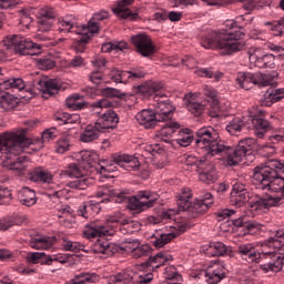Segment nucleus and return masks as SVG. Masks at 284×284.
<instances>
[{"label": "nucleus", "mask_w": 284, "mask_h": 284, "mask_svg": "<svg viewBox=\"0 0 284 284\" xmlns=\"http://www.w3.org/2000/svg\"><path fill=\"white\" fill-rule=\"evenodd\" d=\"M176 134L178 138L174 141L178 145L187 148L192 141H195L199 154L205 159L217 156V159L226 161L227 165H239L241 161L252 156L254 148H256V140L252 138L241 140L236 146H227L220 140L219 132L212 126L199 129L195 138L190 129H180Z\"/></svg>", "instance_id": "nucleus-1"}, {"label": "nucleus", "mask_w": 284, "mask_h": 284, "mask_svg": "<svg viewBox=\"0 0 284 284\" xmlns=\"http://www.w3.org/2000/svg\"><path fill=\"white\" fill-rule=\"evenodd\" d=\"M80 159L82 164L71 163L65 170L60 172V175L64 178L75 179L67 184L71 190H88L90 180L83 176L88 172H93V170H97L100 174H105V172H114L116 166L122 168V170H126L128 172L136 171L141 168L139 159L129 154L114 153L111 156V164H108L106 166L99 164V155L94 153L92 154L90 151H82L80 153Z\"/></svg>", "instance_id": "nucleus-2"}, {"label": "nucleus", "mask_w": 284, "mask_h": 284, "mask_svg": "<svg viewBox=\"0 0 284 284\" xmlns=\"http://www.w3.org/2000/svg\"><path fill=\"white\" fill-rule=\"evenodd\" d=\"M281 172H284L283 160H268L264 166H256L254 169L253 185H255L256 190H267V192H275L280 195L265 194L257 196L251 204V210L263 212V210L283 205L284 178L280 175Z\"/></svg>", "instance_id": "nucleus-3"}, {"label": "nucleus", "mask_w": 284, "mask_h": 284, "mask_svg": "<svg viewBox=\"0 0 284 284\" xmlns=\"http://www.w3.org/2000/svg\"><path fill=\"white\" fill-rule=\"evenodd\" d=\"M98 199L102 200L82 204L78 211L79 216L90 219L88 210H99L101 203H128L129 210L139 214L150 210V207H154V204L159 201V194L152 191H139L135 195L130 196V193L125 190L119 191L112 187H102V190L98 191Z\"/></svg>", "instance_id": "nucleus-4"}, {"label": "nucleus", "mask_w": 284, "mask_h": 284, "mask_svg": "<svg viewBox=\"0 0 284 284\" xmlns=\"http://www.w3.org/2000/svg\"><path fill=\"white\" fill-rule=\"evenodd\" d=\"M245 18L240 16L234 20H226L224 28L219 31H207L200 34V44L205 50H220V53L224 57H230L241 50H245V42L241 40L244 37L243 27L239 23L244 21Z\"/></svg>", "instance_id": "nucleus-5"}, {"label": "nucleus", "mask_w": 284, "mask_h": 284, "mask_svg": "<svg viewBox=\"0 0 284 284\" xmlns=\"http://www.w3.org/2000/svg\"><path fill=\"white\" fill-rule=\"evenodd\" d=\"M192 193L190 190L183 191L178 199V209H169L166 211H162L160 214V219L154 216L149 217L150 223L156 225V223H168L169 221H176V214L180 212H186L191 210V212H196L197 214H203L210 210V205L214 203V197L212 193H205L201 200H197L193 206L192 202Z\"/></svg>", "instance_id": "nucleus-6"}, {"label": "nucleus", "mask_w": 284, "mask_h": 284, "mask_svg": "<svg viewBox=\"0 0 284 284\" xmlns=\"http://www.w3.org/2000/svg\"><path fill=\"white\" fill-rule=\"evenodd\" d=\"M23 138H17L16 133H2L0 135V154H7L6 159H16L9 162V170H14L19 174L26 172L28 168V156L19 155L23 152Z\"/></svg>", "instance_id": "nucleus-7"}, {"label": "nucleus", "mask_w": 284, "mask_h": 284, "mask_svg": "<svg viewBox=\"0 0 284 284\" xmlns=\"http://www.w3.org/2000/svg\"><path fill=\"white\" fill-rule=\"evenodd\" d=\"M204 97H206V99L203 100L191 95L186 103L189 112H191L193 116H203V114L207 112V108L210 105L211 109L209 110V116H211V119H220V116H223L225 109L221 106V101H219V93L216 90L205 87Z\"/></svg>", "instance_id": "nucleus-8"}, {"label": "nucleus", "mask_w": 284, "mask_h": 284, "mask_svg": "<svg viewBox=\"0 0 284 284\" xmlns=\"http://www.w3.org/2000/svg\"><path fill=\"white\" fill-rule=\"evenodd\" d=\"M12 52L21 57H36V54H41V44L19 34H9L0 47V61H6Z\"/></svg>", "instance_id": "nucleus-9"}, {"label": "nucleus", "mask_w": 284, "mask_h": 284, "mask_svg": "<svg viewBox=\"0 0 284 284\" xmlns=\"http://www.w3.org/2000/svg\"><path fill=\"white\" fill-rule=\"evenodd\" d=\"M110 19V13L105 10L93 13L88 24L80 26L74 16H65L64 19L58 22V28L61 32H75V34H99L103 28V21Z\"/></svg>", "instance_id": "nucleus-10"}, {"label": "nucleus", "mask_w": 284, "mask_h": 284, "mask_svg": "<svg viewBox=\"0 0 284 284\" xmlns=\"http://www.w3.org/2000/svg\"><path fill=\"white\" fill-rule=\"evenodd\" d=\"M65 105L69 108V110L74 111L85 110V108H88L89 112L93 116H99V114H101L105 108H112V102H110L108 99H100L91 104H88V102L83 101V95L75 93L65 100Z\"/></svg>", "instance_id": "nucleus-11"}, {"label": "nucleus", "mask_w": 284, "mask_h": 284, "mask_svg": "<svg viewBox=\"0 0 284 284\" xmlns=\"http://www.w3.org/2000/svg\"><path fill=\"white\" fill-rule=\"evenodd\" d=\"M254 85L258 88H267L274 85L272 77L268 74H255L250 72H239L235 77V87L242 90H252Z\"/></svg>", "instance_id": "nucleus-12"}, {"label": "nucleus", "mask_w": 284, "mask_h": 284, "mask_svg": "<svg viewBox=\"0 0 284 284\" xmlns=\"http://www.w3.org/2000/svg\"><path fill=\"white\" fill-rule=\"evenodd\" d=\"M278 250H283V247H274L270 245V237L266 240V244L264 245V251L262 252L264 258H267L268 262L262 264L261 267L264 272H281L284 266V254L278 252Z\"/></svg>", "instance_id": "nucleus-13"}, {"label": "nucleus", "mask_w": 284, "mask_h": 284, "mask_svg": "<svg viewBox=\"0 0 284 284\" xmlns=\"http://www.w3.org/2000/svg\"><path fill=\"white\" fill-rule=\"evenodd\" d=\"M187 227H190V223H187V220L185 219L180 222H175L173 226H166L165 230L162 233H159L153 241L154 247H165V245L171 243V241H174L176 236L184 234V232L187 231Z\"/></svg>", "instance_id": "nucleus-14"}, {"label": "nucleus", "mask_w": 284, "mask_h": 284, "mask_svg": "<svg viewBox=\"0 0 284 284\" xmlns=\"http://www.w3.org/2000/svg\"><path fill=\"white\" fill-rule=\"evenodd\" d=\"M154 278L152 273H135L134 271H124L112 275L109 278L110 284H150Z\"/></svg>", "instance_id": "nucleus-15"}, {"label": "nucleus", "mask_w": 284, "mask_h": 284, "mask_svg": "<svg viewBox=\"0 0 284 284\" xmlns=\"http://www.w3.org/2000/svg\"><path fill=\"white\" fill-rule=\"evenodd\" d=\"M229 270L223 262H215L210 265L205 271H201L197 274V278H204L207 284H217L225 278L229 274Z\"/></svg>", "instance_id": "nucleus-16"}, {"label": "nucleus", "mask_w": 284, "mask_h": 284, "mask_svg": "<svg viewBox=\"0 0 284 284\" xmlns=\"http://www.w3.org/2000/svg\"><path fill=\"white\" fill-rule=\"evenodd\" d=\"M165 94H156L153 98L154 104H153V112L156 114V118L160 122L162 121H172L174 116V104H172V101L169 99L162 100Z\"/></svg>", "instance_id": "nucleus-17"}, {"label": "nucleus", "mask_w": 284, "mask_h": 284, "mask_svg": "<svg viewBox=\"0 0 284 284\" xmlns=\"http://www.w3.org/2000/svg\"><path fill=\"white\" fill-rule=\"evenodd\" d=\"M41 18L39 20V26L38 30L39 32H50V30H57L58 32H74V31H61L59 29V21H63L65 18H59L58 20L55 19L57 13H54V9L52 8H45L42 9L41 12ZM54 21L57 23L54 24Z\"/></svg>", "instance_id": "nucleus-18"}, {"label": "nucleus", "mask_w": 284, "mask_h": 284, "mask_svg": "<svg viewBox=\"0 0 284 284\" xmlns=\"http://www.w3.org/2000/svg\"><path fill=\"white\" fill-rule=\"evenodd\" d=\"M27 261H29V263H33L34 265L38 263L41 265H54V263H61V265H65V263L70 261V257L62 253L47 255L44 252H34L27 255Z\"/></svg>", "instance_id": "nucleus-19"}, {"label": "nucleus", "mask_w": 284, "mask_h": 284, "mask_svg": "<svg viewBox=\"0 0 284 284\" xmlns=\"http://www.w3.org/2000/svg\"><path fill=\"white\" fill-rule=\"evenodd\" d=\"M114 225L110 222L103 224L101 222H91L84 227L83 235L85 239H103V236H114Z\"/></svg>", "instance_id": "nucleus-20"}, {"label": "nucleus", "mask_w": 284, "mask_h": 284, "mask_svg": "<svg viewBox=\"0 0 284 284\" xmlns=\"http://www.w3.org/2000/svg\"><path fill=\"white\" fill-rule=\"evenodd\" d=\"M250 63H254L256 68H270L271 70H274L276 68L275 57L272 53L263 54L261 49L258 48H251L247 51Z\"/></svg>", "instance_id": "nucleus-21"}, {"label": "nucleus", "mask_w": 284, "mask_h": 284, "mask_svg": "<svg viewBox=\"0 0 284 284\" xmlns=\"http://www.w3.org/2000/svg\"><path fill=\"white\" fill-rule=\"evenodd\" d=\"M34 87L42 92L43 98L54 97L61 90V81L57 79H50L45 75L38 78L33 81Z\"/></svg>", "instance_id": "nucleus-22"}, {"label": "nucleus", "mask_w": 284, "mask_h": 284, "mask_svg": "<svg viewBox=\"0 0 284 284\" xmlns=\"http://www.w3.org/2000/svg\"><path fill=\"white\" fill-rule=\"evenodd\" d=\"M131 41L139 54L142 57H152L154 54V43L150 36L145 33H140L132 36Z\"/></svg>", "instance_id": "nucleus-23"}, {"label": "nucleus", "mask_w": 284, "mask_h": 284, "mask_svg": "<svg viewBox=\"0 0 284 284\" xmlns=\"http://www.w3.org/2000/svg\"><path fill=\"white\" fill-rule=\"evenodd\" d=\"M161 123H164V125L162 130L155 133V139L173 145L174 134L181 130V124L174 120L162 121Z\"/></svg>", "instance_id": "nucleus-24"}, {"label": "nucleus", "mask_w": 284, "mask_h": 284, "mask_svg": "<svg viewBox=\"0 0 284 284\" xmlns=\"http://www.w3.org/2000/svg\"><path fill=\"white\" fill-rule=\"evenodd\" d=\"M236 255L246 263H260L261 252L253 243L240 244L236 248Z\"/></svg>", "instance_id": "nucleus-25"}, {"label": "nucleus", "mask_w": 284, "mask_h": 284, "mask_svg": "<svg viewBox=\"0 0 284 284\" xmlns=\"http://www.w3.org/2000/svg\"><path fill=\"white\" fill-rule=\"evenodd\" d=\"M250 121L255 128L254 133L257 139H265V134H267V132H270V130L272 129V125L265 119V112L258 111L256 114L251 115Z\"/></svg>", "instance_id": "nucleus-26"}, {"label": "nucleus", "mask_w": 284, "mask_h": 284, "mask_svg": "<svg viewBox=\"0 0 284 284\" xmlns=\"http://www.w3.org/2000/svg\"><path fill=\"white\" fill-rule=\"evenodd\" d=\"M163 88L165 85L162 82L146 81L138 85L135 92L136 94L143 95L144 99H150V97L154 99L156 94L163 93Z\"/></svg>", "instance_id": "nucleus-27"}, {"label": "nucleus", "mask_w": 284, "mask_h": 284, "mask_svg": "<svg viewBox=\"0 0 284 284\" xmlns=\"http://www.w3.org/2000/svg\"><path fill=\"white\" fill-rule=\"evenodd\" d=\"M95 123H98L100 130L104 133L109 130H114V128L119 125V114H116L112 109L106 110L98 118Z\"/></svg>", "instance_id": "nucleus-28"}, {"label": "nucleus", "mask_w": 284, "mask_h": 284, "mask_svg": "<svg viewBox=\"0 0 284 284\" xmlns=\"http://www.w3.org/2000/svg\"><path fill=\"white\" fill-rule=\"evenodd\" d=\"M57 245L55 236L32 235L29 240V247L32 250H52Z\"/></svg>", "instance_id": "nucleus-29"}, {"label": "nucleus", "mask_w": 284, "mask_h": 284, "mask_svg": "<svg viewBox=\"0 0 284 284\" xmlns=\"http://www.w3.org/2000/svg\"><path fill=\"white\" fill-rule=\"evenodd\" d=\"M206 256H231L232 247L225 245L223 242H211L202 247Z\"/></svg>", "instance_id": "nucleus-30"}, {"label": "nucleus", "mask_w": 284, "mask_h": 284, "mask_svg": "<svg viewBox=\"0 0 284 284\" xmlns=\"http://www.w3.org/2000/svg\"><path fill=\"white\" fill-rule=\"evenodd\" d=\"M135 119L140 125H143L146 130L156 128L161 120L156 116V113L152 109H144L135 115Z\"/></svg>", "instance_id": "nucleus-31"}, {"label": "nucleus", "mask_w": 284, "mask_h": 284, "mask_svg": "<svg viewBox=\"0 0 284 284\" xmlns=\"http://www.w3.org/2000/svg\"><path fill=\"white\" fill-rule=\"evenodd\" d=\"M199 170H201L200 181H202V183H206V185L214 183L216 179H219L214 164L209 163L207 161H200Z\"/></svg>", "instance_id": "nucleus-32"}, {"label": "nucleus", "mask_w": 284, "mask_h": 284, "mask_svg": "<svg viewBox=\"0 0 284 284\" xmlns=\"http://www.w3.org/2000/svg\"><path fill=\"white\" fill-rule=\"evenodd\" d=\"M92 250L95 254L114 256V254L121 250V246L114 243H109L108 240L98 239V241L93 244Z\"/></svg>", "instance_id": "nucleus-33"}, {"label": "nucleus", "mask_w": 284, "mask_h": 284, "mask_svg": "<svg viewBox=\"0 0 284 284\" xmlns=\"http://www.w3.org/2000/svg\"><path fill=\"white\" fill-rule=\"evenodd\" d=\"M134 0H121L118 2L116 7L113 9L114 14L120 17V19H128L129 21H136L139 19V13L131 12L128 6H132Z\"/></svg>", "instance_id": "nucleus-34"}, {"label": "nucleus", "mask_w": 284, "mask_h": 284, "mask_svg": "<svg viewBox=\"0 0 284 284\" xmlns=\"http://www.w3.org/2000/svg\"><path fill=\"white\" fill-rule=\"evenodd\" d=\"M103 133V130L98 125L97 122L93 124H88L80 134V141L82 143H93V141H97Z\"/></svg>", "instance_id": "nucleus-35"}, {"label": "nucleus", "mask_w": 284, "mask_h": 284, "mask_svg": "<svg viewBox=\"0 0 284 284\" xmlns=\"http://www.w3.org/2000/svg\"><path fill=\"white\" fill-rule=\"evenodd\" d=\"M29 179L34 183H47L51 185L53 175L50 171L43 168H36L29 172Z\"/></svg>", "instance_id": "nucleus-36"}, {"label": "nucleus", "mask_w": 284, "mask_h": 284, "mask_svg": "<svg viewBox=\"0 0 284 284\" xmlns=\"http://www.w3.org/2000/svg\"><path fill=\"white\" fill-rule=\"evenodd\" d=\"M169 261H172V255L166 252H160L154 256H150L145 265L146 267H151V270H159V267H163Z\"/></svg>", "instance_id": "nucleus-37"}, {"label": "nucleus", "mask_w": 284, "mask_h": 284, "mask_svg": "<svg viewBox=\"0 0 284 284\" xmlns=\"http://www.w3.org/2000/svg\"><path fill=\"white\" fill-rule=\"evenodd\" d=\"M18 200L21 205H26V207H32V205L37 204V193L34 190L24 186L18 192Z\"/></svg>", "instance_id": "nucleus-38"}, {"label": "nucleus", "mask_w": 284, "mask_h": 284, "mask_svg": "<svg viewBox=\"0 0 284 284\" xmlns=\"http://www.w3.org/2000/svg\"><path fill=\"white\" fill-rule=\"evenodd\" d=\"M101 281V276L97 273L90 272H80L74 275V278L65 282V284H88V283H99Z\"/></svg>", "instance_id": "nucleus-39"}, {"label": "nucleus", "mask_w": 284, "mask_h": 284, "mask_svg": "<svg viewBox=\"0 0 284 284\" xmlns=\"http://www.w3.org/2000/svg\"><path fill=\"white\" fill-rule=\"evenodd\" d=\"M284 99V89H270L264 93L262 105L270 108Z\"/></svg>", "instance_id": "nucleus-40"}, {"label": "nucleus", "mask_w": 284, "mask_h": 284, "mask_svg": "<svg viewBox=\"0 0 284 284\" xmlns=\"http://www.w3.org/2000/svg\"><path fill=\"white\" fill-rule=\"evenodd\" d=\"M53 119L59 123V125H72L81 122V115L68 112H58L54 114Z\"/></svg>", "instance_id": "nucleus-41"}, {"label": "nucleus", "mask_w": 284, "mask_h": 284, "mask_svg": "<svg viewBox=\"0 0 284 284\" xmlns=\"http://www.w3.org/2000/svg\"><path fill=\"white\" fill-rule=\"evenodd\" d=\"M245 125H247L245 118H234L226 124V132L233 136H236V134L243 132Z\"/></svg>", "instance_id": "nucleus-42"}, {"label": "nucleus", "mask_w": 284, "mask_h": 284, "mask_svg": "<svg viewBox=\"0 0 284 284\" xmlns=\"http://www.w3.org/2000/svg\"><path fill=\"white\" fill-rule=\"evenodd\" d=\"M251 196L250 192H242V193H236V192H231V205L234 207H243L245 203H248Z\"/></svg>", "instance_id": "nucleus-43"}, {"label": "nucleus", "mask_w": 284, "mask_h": 284, "mask_svg": "<svg viewBox=\"0 0 284 284\" xmlns=\"http://www.w3.org/2000/svg\"><path fill=\"white\" fill-rule=\"evenodd\" d=\"M128 48L129 44L125 41H113L103 44L101 50L102 52H112V50H115V52H123V50H128Z\"/></svg>", "instance_id": "nucleus-44"}, {"label": "nucleus", "mask_w": 284, "mask_h": 284, "mask_svg": "<svg viewBox=\"0 0 284 284\" xmlns=\"http://www.w3.org/2000/svg\"><path fill=\"white\" fill-rule=\"evenodd\" d=\"M232 223L235 227H245L246 234H256V231L260 230L258 224L254 222H243V219H234Z\"/></svg>", "instance_id": "nucleus-45"}, {"label": "nucleus", "mask_w": 284, "mask_h": 284, "mask_svg": "<svg viewBox=\"0 0 284 284\" xmlns=\"http://www.w3.org/2000/svg\"><path fill=\"white\" fill-rule=\"evenodd\" d=\"M62 246L67 252H75V253L84 252L85 254L90 252V250L87 248L84 244H81L79 242H72L70 240H64L62 243Z\"/></svg>", "instance_id": "nucleus-46"}, {"label": "nucleus", "mask_w": 284, "mask_h": 284, "mask_svg": "<svg viewBox=\"0 0 284 284\" xmlns=\"http://www.w3.org/2000/svg\"><path fill=\"white\" fill-rule=\"evenodd\" d=\"M135 247L132 248L131 254L133 258H141L142 256H150L152 247L148 244L139 246L138 242L134 243Z\"/></svg>", "instance_id": "nucleus-47"}, {"label": "nucleus", "mask_w": 284, "mask_h": 284, "mask_svg": "<svg viewBox=\"0 0 284 284\" xmlns=\"http://www.w3.org/2000/svg\"><path fill=\"white\" fill-rule=\"evenodd\" d=\"M195 73L197 77H206V79H213V81H221L223 79L221 71H213L212 69H197Z\"/></svg>", "instance_id": "nucleus-48"}, {"label": "nucleus", "mask_w": 284, "mask_h": 284, "mask_svg": "<svg viewBox=\"0 0 284 284\" xmlns=\"http://www.w3.org/2000/svg\"><path fill=\"white\" fill-rule=\"evenodd\" d=\"M101 94L106 99H125L128 97V93H123L121 90L114 88H104Z\"/></svg>", "instance_id": "nucleus-49"}, {"label": "nucleus", "mask_w": 284, "mask_h": 284, "mask_svg": "<svg viewBox=\"0 0 284 284\" xmlns=\"http://www.w3.org/2000/svg\"><path fill=\"white\" fill-rule=\"evenodd\" d=\"M13 200L12 190L0 186V205H10Z\"/></svg>", "instance_id": "nucleus-50"}, {"label": "nucleus", "mask_w": 284, "mask_h": 284, "mask_svg": "<svg viewBox=\"0 0 284 284\" xmlns=\"http://www.w3.org/2000/svg\"><path fill=\"white\" fill-rule=\"evenodd\" d=\"M243 6L245 10H258L263 6H270V0H245Z\"/></svg>", "instance_id": "nucleus-51"}, {"label": "nucleus", "mask_w": 284, "mask_h": 284, "mask_svg": "<svg viewBox=\"0 0 284 284\" xmlns=\"http://www.w3.org/2000/svg\"><path fill=\"white\" fill-rule=\"evenodd\" d=\"M183 13L178 11H171L169 13H156L158 21H166V19H169L170 21H181Z\"/></svg>", "instance_id": "nucleus-52"}, {"label": "nucleus", "mask_w": 284, "mask_h": 284, "mask_svg": "<svg viewBox=\"0 0 284 284\" xmlns=\"http://www.w3.org/2000/svg\"><path fill=\"white\" fill-rule=\"evenodd\" d=\"M78 34L81 37L79 38V42L75 44V52H85V45H88V42L92 39V34L89 32Z\"/></svg>", "instance_id": "nucleus-53"}, {"label": "nucleus", "mask_w": 284, "mask_h": 284, "mask_svg": "<svg viewBox=\"0 0 284 284\" xmlns=\"http://www.w3.org/2000/svg\"><path fill=\"white\" fill-rule=\"evenodd\" d=\"M164 276L168 281H181L182 278L181 273L174 266H166L164 268Z\"/></svg>", "instance_id": "nucleus-54"}, {"label": "nucleus", "mask_w": 284, "mask_h": 284, "mask_svg": "<svg viewBox=\"0 0 284 284\" xmlns=\"http://www.w3.org/2000/svg\"><path fill=\"white\" fill-rule=\"evenodd\" d=\"M267 50H271V52H274L275 59H284V48L282 45L268 42L266 44Z\"/></svg>", "instance_id": "nucleus-55"}, {"label": "nucleus", "mask_w": 284, "mask_h": 284, "mask_svg": "<svg viewBox=\"0 0 284 284\" xmlns=\"http://www.w3.org/2000/svg\"><path fill=\"white\" fill-rule=\"evenodd\" d=\"M270 26L274 37H283L284 34V21L280 20L278 22L267 23Z\"/></svg>", "instance_id": "nucleus-56"}, {"label": "nucleus", "mask_w": 284, "mask_h": 284, "mask_svg": "<svg viewBox=\"0 0 284 284\" xmlns=\"http://www.w3.org/2000/svg\"><path fill=\"white\" fill-rule=\"evenodd\" d=\"M47 195L50 199H61V196H65V191L61 190L59 186H55L54 184L50 185Z\"/></svg>", "instance_id": "nucleus-57"}, {"label": "nucleus", "mask_w": 284, "mask_h": 284, "mask_svg": "<svg viewBox=\"0 0 284 284\" xmlns=\"http://www.w3.org/2000/svg\"><path fill=\"white\" fill-rule=\"evenodd\" d=\"M68 150H70V142L68 139H60L55 144V152H58V154H65Z\"/></svg>", "instance_id": "nucleus-58"}, {"label": "nucleus", "mask_w": 284, "mask_h": 284, "mask_svg": "<svg viewBox=\"0 0 284 284\" xmlns=\"http://www.w3.org/2000/svg\"><path fill=\"white\" fill-rule=\"evenodd\" d=\"M57 138V129L55 128H51V129H47L42 132V143H48V141H52L53 139Z\"/></svg>", "instance_id": "nucleus-59"}, {"label": "nucleus", "mask_w": 284, "mask_h": 284, "mask_svg": "<svg viewBox=\"0 0 284 284\" xmlns=\"http://www.w3.org/2000/svg\"><path fill=\"white\" fill-rule=\"evenodd\" d=\"M82 92L84 95L83 97H88L89 99H97V97H99V94L101 93V91H99V89L94 88V87H85L82 89Z\"/></svg>", "instance_id": "nucleus-60"}, {"label": "nucleus", "mask_w": 284, "mask_h": 284, "mask_svg": "<svg viewBox=\"0 0 284 284\" xmlns=\"http://www.w3.org/2000/svg\"><path fill=\"white\" fill-rule=\"evenodd\" d=\"M236 214L235 210L224 209L217 213L219 221H230Z\"/></svg>", "instance_id": "nucleus-61"}, {"label": "nucleus", "mask_w": 284, "mask_h": 284, "mask_svg": "<svg viewBox=\"0 0 284 284\" xmlns=\"http://www.w3.org/2000/svg\"><path fill=\"white\" fill-rule=\"evenodd\" d=\"M89 80L91 81V83H94L95 85H100V83L103 81V72L92 71L89 75Z\"/></svg>", "instance_id": "nucleus-62"}, {"label": "nucleus", "mask_w": 284, "mask_h": 284, "mask_svg": "<svg viewBox=\"0 0 284 284\" xmlns=\"http://www.w3.org/2000/svg\"><path fill=\"white\" fill-rule=\"evenodd\" d=\"M272 143H283L284 142V129H278L275 133L268 136Z\"/></svg>", "instance_id": "nucleus-63"}, {"label": "nucleus", "mask_w": 284, "mask_h": 284, "mask_svg": "<svg viewBox=\"0 0 284 284\" xmlns=\"http://www.w3.org/2000/svg\"><path fill=\"white\" fill-rule=\"evenodd\" d=\"M39 68L41 70H52L54 68V61L48 58L39 60Z\"/></svg>", "instance_id": "nucleus-64"}]
</instances>
